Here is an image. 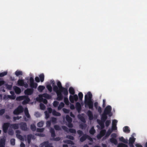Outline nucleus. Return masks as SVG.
I'll list each match as a JSON object with an SVG mask.
<instances>
[{
    "label": "nucleus",
    "mask_w": 147,
    "mask_h": 147,
    "mask_svg": "<svg viewBox=\"0 0 147 147\" xmlns=\"http://www.w3.org/2000/svg\"><path fill=\"white\" fill-rule=\"evenodd\" d=\"M92 94L90 92H88L84 96L85 107H88L90 109L93 110V102L92 100Z\"/></svg>",
    "instance_id": "1"
},
{
    "label": "nucleus",
    "mask_w": 147,
    "mask_h": 147,
    "mask_svg": "<svg viewBox=\"0 0 147 147\" xmlns=\"http://www.w3.org/2000/svg\"><path fill=\"white\" fill-rule=\"evenodd\" d=\"M30 86L31 88H27L24 91V93L26 95H30L33 93V88L36 89L38 86L37 84L34 82V78L32 77H30L29 79Z\"/></svg>",
    "instance_id": "2"
},
{
    "label": "nucleus",
    "mask_w": 147,
    "mask_h": 147,
    "mask_svg": "<svg viewBox=\"0 0 147 147\" xmlns=\"http://www.w3.org/2000/svg\"><path fill=\"white\" fill-rule=\"evenodd\" d=\"M112 107L110 105L107 106L105 109L104 112L102 114V116L104 119H107L108 118L107 115L109 117H111L113 113L111 112Z\"/></svg>",
    "instance_id": "3"
},
{
    "label": "nucleus",
    "mask_w": 147,
    "mask_h": 147,
    "mask_svg": "<svg viewBox=\"0 0 147 147\" xmlns=\"http://www.w3.org/2000/svg\"><path fill=\"white\" fill-rule=\"evenodd\" d=\"M57 85L58 88H59V91L61 92H63V94L65 96H67L68 94L67 88L63 87L61 82L59 81L57 82Z\"/></svg>",
    "instance_id": "4"
},
{
    "label": "nucleus",
    "mask_w": 147,
    "mask_h": 147,
    "mask_svg": "<svg viewBox=\"0 0 147 147\" xmlns=\"http://www.w3.org/2000/svg\"><path fill=\"white\" fill-rule=\"evenodd\" d=\"M24 111V108L21 105L19 106L13 111L14 115H18L22 113Z\"/></svg>",
    "instance_id": "5"
},
{
    "label": "nucleus",
    "mask_w": 147,
    "mask_h": 147,
    "mask_svg": "<svg viewBox=\"0 0 147 147\" xmlns=\"http://www.w3.org/2000/svg\"><path fill=\"white\" fill-rule=\"evenodd\" d=\"M40 147H54L51 143H49L48 141H44L40 144Z\"/></svg>",
    "instance_id": "6"
},
{
    "label": "nucleus",
    "mask_w": 147,
    "mask_h": 147,
    "mask_svg": "<svg viewBox=\"0 0 147 147\" xmlns=\"http://www.w3.org/2000/svg\"><path fill=\"white\" fill-rule=\"evenodd\" d=\"M18 86H24L26 88L28 87V84L26 82H24V80L19 79L18 81Z\"/></svg>",
    "instance_id": "7"
},
{
    "label": "nucleus",
    "mask_w": 147,
    "mask_h": 147,
    "mask_svg": "<svg viewBox=\"0 0 147 147\" xmlns=\"http://www.w3.org/2000/svg\"><path fill=\"white\" fill-rule=\"evenodd\" d=\"M10 124L9 123H4L2 126L3 131L4 133H6L8 129V127L10 126Z\"/></svg>",
    "instance_id": "8"
},
{
    "label": "nucleus",
    "mask_w": 147,
    "mask_h": 147,
    "mask_svg": "<svg viewBox=\"0 0 147 147\" xmlns=\"http://www.w3.org/2000/svg\"><path fill=\"white\" fill-rule=\"evenodd\" d=\"M20 128L21 130L24 131H27V124L26 123L22 122L19 123Z\"/></svg>",
    "instance_id": "9"
},
{
    "label": "nucleus",
    "mask_w": 147,
    "mask_h": 147,
    "mask_svg": "<svg viewBox=\"0 0 147 147\" xmlns=\"http://www.w3.org/2000/svg\"><path fill=\"white\" fill-rule=\"evenodd\" d=\"M57 94V100H58L60 101L62 100L63 98V96L62 94V93L63 92H61L59 91L58 90L57 92H55Z\"/></svg>",
    "instance_id": "10"
},
{
    "label": "nucleus",
    "mask_w": 147,
    "mask_h": 147,
    "mask_svg": "<svg viewBox=\"0 0 147 147\" xmlns=\"http://www.w3.org/2000/svg\"><path fill=\"white\" fill-rule=\"evenodd\" d=\"M39 98H36V100L37 101H42L45 104H46L47 103V100L46 99H44L42 97V96H41V95H39Z\"/></svg>",
    "instance_id": "11"
},
{
    "label": "nucleus",
    "mask_w": 147,
    "mask_h": 147,
    "mask_svg": "<svg viewBox=\"0 0 147 147\" xmlns=\"http://www.w3.org/2000/svg\"><path fill=\"white\" fill-rule=\"evenodd\" d=\"M76 108L78 112L80 113L82 109V106L81 104L79 102H77L76 104Z\"/></svg>",
    "instance_id": "12"
},
{
    "label": "nucleus",
    "mask_w": 147,
    "mask_h": 147,
    "mask_svg": "<svg viewBox=\"0 0 147 147\" xmlns=\"http://www.w3.org/2000/svg\"><path fill=\"white\" fill-rule=\"evenodd\" d=\"M84 114L82 113L81 114H79L78 115V117L79 119L83 123H85L86 122L85 119L84 117Z\"/></svg>",
    "instance_id": "13"
},
{
    "label": "nucleus",
    "mask_w": 147,
    "mask_h": 147,
    "mask_svg": "<svg viewBox=\"0 0 147 147\" xmlns=\"http://www.w3.org/2000/svg\"><path fill=\"white\" fill-rule=\"evenodd\" d=\"M88 117L89 119L90 120H91L93 119V116L92 112L90 110H88L87 112V113Z\"/></svg>",
    "instance_id": "14"
},
{
    "label": "nucleus",
    "mask_w": 147,
    "mask_h": 147,
    "mask_svg": "<svg viewBox=\"0 0 147 147\" xmlns=\"http://www.w3.org/2000/svg\"><path fill=\"white\" fill-rule=\"evenodd\" d=\"M22 102V104L23 105H25L28 103L30 101V100L29 97L28 96H25V97H24V99Z\"/></svg>",
    "instance_id": "15"
},
{
    "label": "nucleus",
    "mask_w": 147,
    "mask_h": 147,
    "mask_svg": "<svg viewBox=\"0 0 147 147\" xmlns=\"http://www.w3.org/2000/svg\"><path fill=\"white\" fill-rule=\"evenodd\" d=\"M135 139H136L134 137L129 138V144L130 146H133V144L135 142Z\"/></svg>",
    "instance_id": "16"
},
{
    "label": "nucleus",
    "mask_w": 147,
    "mask_h": 147,
    "mask_svg": "<svg viewBox=\"0 0 147 147\" xmlns=\"http://www.w3.org/2000/svg\"><path fill=\"white\" fill-rule=\"evenodd\" d=\"M13 88L15 91V93L16 94H20L21 92V90L19 87L16 86H15L13 87Z\"/></svg>",
    "instance_id": "17"
},
{
    "label": "nucleus",
    "mask_w": 147,
    "mask_h": 147,
    "mask_svg": "<svg viewBox=\"0 0 147 147\" xmlns=\"http://www.w3.org/2000/svg\"><path fill=\"white\" fill-rule=\"evenodd\" d=\"M19 124L15 123L10 125V127L14 129H17L19 128Z\"/></svg>",
    "instance_id": "18"
},
{
    "label": "nucleus",
    "mask_w": 147,
    "mask_h": 147,
    "mask_svg": "<svg viewBox=\"0 0 147 147\" xmlns=\"http://www.w3.org/2000/svg\"><path fill=\"white\" fill-rule=\"evenodd\" d=\"M110 141L111 143L114 144L115 145H117L118 144L117 140L116 139L113 138H111L110 139Z\"/></svg>",
    "instance_id": "19"
},
{
    "label": "nucleus",
    "mask_w": 147,
    "mask_h": 147,
    "mask_svg": "<svg viewBox=\"0 0 147 147\" xmlns=\"http://www.w3.org/2000/svg\"><path fill=\"white\" fill-rule=\"evenodd\" d=\"M123 130L124 132L126 133H129L130 132V130L129 127L127 126H125L123 128Z\"/></svg>",
    "instance_id": "20"
},
{
    "label": "nucleus",
    "mask_w": 147,
    "mask_h": 147,
    "mask_svg": "<svg viewBox=\"0 0 147 147\" xmlns=\"http://www.w3.org/2000/svg\"><path fill=\"white\" fill-rule=\"evenodd\" d=\"M41 95L42 96V97H44L48 99H49L51 98V96L47 93H44Z\"/></svg>",
    "instance_id": "21"
},
{
    "label": "nucleus",
    "mask_w": 147,
    "mask_h": 147,
    "mask_svg": "<svg viewBox=\"0 0 147 147\" xmlns=\"http://www.w3.org/2000/svg\"><path fill=\"white\" fill-rule=\"evenodd\" d=\"M87 139V135L85 134L82 136L80 139V142H82L85 141Z\"/></svg>",
    "instance_id": "22"
},
{
    "label": "nucleus",
    "mask_w": 147,
    "mask_h": 147,
    "mask_svg": "<svg viewBox=\"0 0 147 147\" xmlns=\"http://www.w3.org/2000/svg\"><path fill=\"white\" fill-rule=\"evenodd\" d=\"M112 132L111 130L109 129L106 133V134L105 137V138H107L110 135L111 133Z\"/></svg>",
    "instance_id": "23"
},
{
    "label": "nucleus",
    "mask_w": 147,
    "mask_h": 147,
    "mask_svg": "<svg viewBox=\"0 0 147 147\" xmlns=\"http://www.w3.org/2000/svg\"><path fill=\"white\" fill-rule=\"evenodd\" d=\"M119 140L125 144L128 143V140H125L123 136L119 138Z\"/></svg>",
    "instance_id": "24"
},
{
    "label": "nucleus",
    "mask_w": 147,
    "mask_h": 147,
    "mask_svg": "<svg viewBox=\"0 0 147 147\" xmlns=\"http://www.w3.org/2000/svg\"><path fill=\"white\" fill-rule=\"evenodd\" d=\"M52 86L53 87V89L55 92H57L59 90L58 87L55 85V82L52 84Z\"/></svg>",
    "instance_id": "25"
},
{
    "label": "nucleus",
    "mask_w": 147,
    "mask_h": 147,
    "mask_svg": "<svg viewBox=\"0 0 147 147\" xmlns=\"http://www.w3.org/2000/svg\"><path fill=\"white\" fill-rule=\"evenodd\" d=\"M24 113L26 116L28 118H30V116L29 113L28 109L27 108L25 109Z\"/></svg>",
    "instance_id": "26"
},
{
    "label": "nucleus",
    "mask_w": 147,
    "mask_h": 147,
    "mask_svg": "<svg viewBox=\"0 0 147 147\" xmlns=\"http://www.w3.org/2000/svg\"><path fill=\"white\" fill-rule=\"evenodd\" d=\"M52 114L54 116H60L61 115V113L57 112L55 110H53L52 111Z\"/></svg>",
    "instance_id": "27"
},
{
    "label": "nucleus",
    "mask_w": 147,
    "mask_h": 147,
    "mask_svg": "<svg viewBox=\"0 0 147 147\" xmlns=\"http://www.w3.org/2000/svg\"><path fill=\"white\" fill-rule=\"evenodd\" d=\"M63 142L65 144H71V145H74V142L71 141V140H64L63 141Z\"/></svg>",
    "instance_id": "28"
},
{
    "label": "nucleus",
    "mask_w": 147,
    "mask_h": 147,
    "mask_svg": "<svg viewBox=\"0 0 147 147\" xmlns=\"http://www.w3.org/2000/svg\"><path fill=\"white\" fill-rule=\"evenodd\" d=\"M69 93L72 95H74L75 93L74 89L72 87L69 88Z\"/></svg>",
    "instance_id": "29"
},
{
    "label": "nucleus",
    "mask_w": 147,
    "mask_h": 147,
    "mask_svg": "<svg viewBox=\"0 0 147 147\" xmlns=\"http://www.w3.org/2000/svg\"><path fill=\"white\" fill-rule=\"evenodd\" d=\"M23 73L22 71L17 70L15 72V74L17 76L22 75Z\"/></svg>",
    "instance_id": "30"
},
{
    "label": "nucleus",
    "mask_w": 147,
    "mask_h": 147,
    "mask_svg": "<svg viewBox=\"0 0 147 147\" xmlns=\"http://www.w3.org/2000/svg\"><path fill=\"white\" fill-rule=\"evenodd\" d=\"M45 88V87L43 86H39L38 88V90L40 92H41Z\"/></svg>",
    "instance_id": "31"
},
{
    "label": "nucleus",
    "mask_w": 147,
    "mask_h": 147,
    "mask_svg": "<svg viewBox=\"0 0 147 147\" xmlns=\"http://www.w3.org/2000/svg\"><path fill=\"white\" fill-rule=\"evenodd\" d=\"M66 119L68 122H72V119L69 115H66Z\"/></svg>",
    "instance_id": "32"
},
{
    "label": "nucleus",
    "mask_w": 147,
    "mask_h": 147,
    "mask_svg": "<svg viewBox=\"0 0 147 147\" xmlns=\"http://www.w3.org/2000/svg\"><path fill=\"white\" fill-rule=\"evenodd\" d=\"M95 130L94 129V127L92 126L89 131V132L91 134L93 135L95 133Z\"/></svg>",
    "instance_id": "33"
},
{
    "label": "nucleus",
    "mask_w": 147,
    "mask_h": 147,
    "mask_svg": "<svg viewBox=\"0 0 147 147\" xmlns=\"http://www.w3.org/2000/svg\"><path fill=\"white\" fill-rule=\"evenodd\" d=\"M39 79L41 82H43L44 80V75L43 74H41L39 76Z\"/></svg>",
    "instance_id": "34"
},
{
    "label": "nucleus",
    "mask_w": 147,
    "mask_h": 147,
    "mask_svg": "<svg viewBox=\"0 0 147 147\" xmlns=\"http://www.w3.org/2000/svg\"><path fill=\"white\" fill-rule=\"evenodd\" d=\"M5 86H6V88L8 90H11L12 89V85H9L7 84H5Z\"/></svg>",
    "instance_id": "35"
},
{
    "label": "nucleus",
    "mask_w": 147,
    "mask_h": 147,
    "mask_svg": "<svg viewBox=\"0 0 147 147\" xmlns=\"http://www.w3.org/2000/svg\"><path fill=\"white\" fill-rule=\"evenodd\" d=\"M117 147H128V146L124 144L119 143L118 144Z\"/></svg>",
    "instance_id": "36"
},
{
    "label": "nucleus",
    "mask_w": 147,
    "mask_h": 147,
    "mask_svg": "<svg viewBox=\"0 0 147 147\" xmlns=\"http://www.w3.org/2000/svg\"><path fill=\"white\" fill-rule=\"evenodd\" d=\"M107 119H104L102 117V129H103L105 127L104 123L105 121Z\"/></svg>",
    "instance_id": "37"
},
{
    "label": "nucleus",
    "mask_w": 147,
    "mask_h": 147,
    "mask_svg": "<svg viewBox=\"0 0 147 147\" xmlns=\"http://www.w3.org/2000/svg\"><path fill=\"white\" fill-rule=\"evenodd\" d=\"M64 104L63 102H60V104L59 105V106L58 107V109L59 110H61L63 107L64 106Z\"/></svg>",
    "instance_id": "38"
},
{
    "label": "nucleus",
    "mask_w": 147,
    "mask_h": 147,
    "mask_svg": "<svg viewBox=\"0 0 147 147\" xmlns=\"http://www.w3.org/2000/svg\"><path fill=\"white\" fill-rule=\"evenodd\" d=\"M64 102L66 105H68L69 104V102L68 98L67 97H64Z\"/></svg>",
    "instance_id": "39"
},
{
    "label": "nucleus",
    "mask_w": 147,
    "mask_h": 147,
    "mask_svg": "<svg viewBox=\"0 0 147 147\" xmlns=\"http://www.w3.org/2000/svg\"><path fill=\"white\" fill-rule=\"evenodd\" d=\"M44 124V122L43 121H41L37 123V126L39 127H41L43 126Z\"/></svg>",
    "instance_id": "40"
},
{
    "label": "nucleus",
    "mask_w": 147,
    "mask_h": 147,
    "mask_svg": "<svg viewBox=\"0 0 147 147\" xmlns=\"http://www.w3.org/2000/svg\"><path fill=\"white\" fill-rule=\"evenodd\" d=\"M25 97V96H19L17 97L16 99L18 100H23L24 99V97Z\"/></svg>",
    "instance_id": "41"
},
{
    "label": "nucleus",
    "mask_w": 147,
    "mask_h": 147,
    "mask_svg": "<svg viewBox=\"0 0 147 147\" xmlns=\"http://www.w3.org/2000/svg\"><path fill=\"white\" fill-rule=\"evenodd\" d=\"M105 122V126L106 127H108L111 123V121L110 120H106Z\"/></svg>",
    "instance_id": "42"
},
{
    "label": "nucleus",
    "mask_w": 147,
    "mask_h": 147,
    "mask_svg": "<svg viewBox=\"0 0 147 147\" xmlns=\"http://www.w3.org/2000/svg\"><path fill=\"white\" fill-rule=\"evenodd\" d=\"M7 74V71H5L0 73V77H2L6 75Z\"/></svg>",
    "instance_id": "43"
},
{
    "label": "nucleus",
    "mask_w": 147,
    "mask_h": 147,
    "mask_svg": "<svg viewBox=\"0 0 147 147\" xmlns=\"http://www.w3.org/2000/svg\"><path fill=\"white\" fill-rule=\"evenodd\" d=\"M54 128L56 130H60L61 128L58 125H55L54 126Z\"/></svg>",
    "instance_id": "44"
},
{
    "label": "nucleus",
    "mask_w": 147,
    "mask_h": 147,
    "mask_svg": "<svg viewBox=\"0 0 147 147\" xmlns=\"http://www.w3.org/2000/svg\"><path fill=\"white\" fill-rule=\"evenodd\" d=\"M47 88L50 92H51L52 91V87L51 85L50 84L48 85L47 86Z\"/></svg>",
    "instance_id": "45"
},
{
    "label": "nucleus",
    "mask_w": 147,
    "mask_h": 147,
    "mask_svg": "<svg viewBox=\"0 0 147 147\" xmlns=\"http://www.w3.org/2000/svg\"><path fill=\"white\" fill-rule=\"evenodd\" d=\"M69 131L71 133L76 134V130L74 129L70 128L69 129Z\"/></svg>",
    "instance_id": "46"
},
{
    "label": "nucleus",
    "mask_w": 147,
    "mask_h": 147,
    "mask_svg": "<svg viewBox=\"0 0 147 147\" xmlns=\"http://www.w3.org/2000/svg\"><path fill=\"white\" fill-rule=\"evenodd\" d=\"M30 128L33 131H35L36 130V127L34 124H32L30 125Z\"/></svg>",
    "instance_id": "47"
},
{
    "label": "nucleus",
    "mask_w": 147,
    "mask_h": 147,
    "mask_svg": "<svg viewBox=\"0 0 147 147\" xmlns=\"http://www.w3.org/2000/svg\"><path fill=\"white\" fill-rule=\"evenodd\" d=\"M79 99L82 100L83 97V94L81 92H80L78 94Z\"/></svg>",
    "instance_id": "48"
},
{
    "label": "nucleus",
    "mask_w": 147,
    "mask_h": 147,
    "mask_svg": "<svg viewBox=\"0 0 147 147\" xmlns=\"http://www.w3.org/2000/svg\"><path fill=\"white\" fill-rule=\"evenodd\" d=\"M44 129H45L44 128H37L36 129V131L38 132H42L44 131Z\"/></svg>",
    "instance_id": "49"
},
{
    "label": "nucleus",
    "mask_w": 147,
    "mask_h": 147,
    "mask_svg": "<svg viewBox=\"0 0 147 147\" xmlns=\"http://www.w3.org/2000/svg\"><path fill=\"white\" fill-rule=\"evenodd\" d=\"M5 140L4 139H1L0 141V144L5 145Z\"/></svg>",
    "instance_id": "50"
},
{
    "label": "nucleus",
    "mask_w": 147,
    "mask_h": 147,
    "mask_svg": "<svg viewBox=\"0 0 147 147\" xmlns=\"http://www.w3.org/2000/svg\"><path fill=\"white\" fill-rule=\"evenodd\" d=\"M40 109L42 110H44L46 108L45 106L42 103H41L40 104Z\"/></svg>",
    "instance_id": "51"
},
{
    "label": "nucleus",
    "mask_w": 147,
    "mask_h": 147,
    "mask_svg": "<svg viewBox=\"0 0 147 147\" xmlns=\"http://www.w3.org/2000/svg\"><path fill=\"white\" fill-rule=\"evenodd\" d=\"M117 127L116 125H112L111 129H110L112 131L113 130H116L117 129Z\"/></svg>",
    "instance_id": "52"
},
{
    "label": "nucleus",
    "mask_w": 147,
    "mask_h": 147,
    "mask_svg": "<svg viewBox=\"0 0 147 147\" xmlns=\"http://www.w3.org/2000/svg\"><path fill=\"white\" fill-rule=\"evenodd\" d=\"M69 99L71 103H74V101L73 96L70 95L69 96Z\"/></svg>",
    "instance_id": "53"
},
{
    "label": "nucleus",
    "mask_w": 147,
    "mask_h": 147,
    "mask_svg": "<svg viewBox=\"0 0 147 147\" xmlns=\"http://www.w3.org/2000/svg\"><path fill=\"white\" fill-rule=\"evenodd\" d=\"M6 98H9L12 99H14L15 98V96H11L10 95H8L6 96Z\"/></svg>",
    "instance_id": "54"
},
{
    "label": "nucleus",
    "mask_w": 147,
    "mask_h": 147,
    "mask_svg": "<svg viewBox=\"0 0 147 147\" xmlns=\"http://www.w3.org/2000/svg\"><path fill=\"white\" fill-rule=\"evenodd\" d=\"M15 140L14 138H12L10 140L11 144L12 145L14 146L15 145Z\"/></svg>",
    "instance_id": "55"
},
{
    "label": "nucleus",
    "mask_w": 147,
    "mask_h": 147,
    "mask_svg": "<svg viewBox=\"0 0 147 147\" xmlns=\"http://www.w3.org/2000/svg\"><path fill=\"white\" fill-rule=\"evenodd\" d=\"M66 138L71 140H74V137L71 135H67Z\"/></svg>",
    "instance_id": "56"
},
{
    "label": "nucleus",
    "mask_w": 147,
    "mask_h": 147,
    "mask_svg": "<svg viewBox=\"0 0 147 147\" xmlns=\"http://www.w3.org/2000/svg\"><path fill=\"white\" fill-rule=\"evenodd\" d=\"M62 127L64 130L67 132H68L69 131V129L66 126H62Z\"/></svg>",
    "instance_id": "57"
},
{
    "label": "nucleus",
    "mask_w": 147,
    "mask_h": 147,
    "mask_svg": "<svg viewBox=\"0 0 147 147\" xmlns=\"http://www.w3.org/2000/svg\"><path fill=\"white\" fill-rule=\"evenodd\" d=\"M79 126L80 128L83 129L84 128H85L86 125V124H80L79 125Z\"/></svg>",
    "instance_id": "58"
},
{
    "label": "nucleus",
    "mask_w": 147,
    "mask_h": 147,
    "mask_svg": "<svg viewBox=\"0 0 147 147\" xmlns=\"http://www.w3.org/2000/svg\"><path fill=\"white\" fill-rule=\"evenodd\" d=\"M77 132L78 134H79L80 137L82 136L83 134V131L80 130H78Z\"/></svg>",
    "instance_id": "59"
},
{
    "label": "nucleus",
    "mask_w": 147,
    "mask_h": 147,
    "mask_svg": "<svg viewBox=\"0 0 147 147\" xmlns=\"http://www.w3.org/2000/svg\"><path fill=\"white\" fill-rule=\"evenodd\" d=\"M63 112L65 113H69V110L66 109L64 108L63 109Z\"/></svg>",
    "instance_id": "60"
},
{
    "label": "nucleus",
    "mask_w": 147,
    "mask_h": 147,
    "mask_svg": "<svg viewBox=\"0 0 147 147\" xmlns=\"http://www.w3.org/2000/svg\"><path fill=\"white\" fill-rule=\"evenodd\" d=\"M61 140V138L59 137H57L56 138H54L51 140H53L54 141H60Z\"/></svg>",
    "instance_id": "61"
},
{
    "label": "nucleus",
    "mask_w": 147,
    "mask_h": 147,
    "mask_svg": "<svg viewBox=\"0 0 147 147\" xmlns=\"http://www.w3.org/2000/svg\"><path fill=\"white\" fill-rule=\"evenodd\" d=\"M74 101H77L78 99V97L77 94H75L73 96Z\"/></svg>",
    "instance_id": "62"
},
{
    "label": "nucleus",
    "mask_w": 147,
    "mask_h": 147,
    "mask_svg": "<svg viewBox=\"0 0 147 147\" xmlns=\"http://www.w3.org/2000/svg\"><path fill=\"white\" fill-rule=\"evenodd\" d=\"M59 104V102L57 101H55L53 103V105L55 107H56Z\"/></svg>",
    "instance_id": "63"
},
{
    "label": "nucleus",
    "mask_w": 147,
    "mask_h": 147,
    "mask_svg": "<svg viewBox=\"0 0 147 147\" xmlns=\"http://www.w3.org/2000/svg\"><path fill=\"white\" fill-rule=\"evenodd\" d=\"M106 133V130L105 129L102 130V137L104 136Z\"/></svg>",
    "instance_id": "64"
}]
</instances>
